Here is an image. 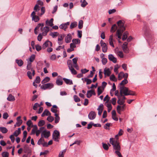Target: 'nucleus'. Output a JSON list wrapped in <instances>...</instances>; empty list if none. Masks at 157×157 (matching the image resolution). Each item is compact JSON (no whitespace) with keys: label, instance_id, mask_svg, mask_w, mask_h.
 I'll return each mask as SVG.
<instances>
[{"label":"nucleus","instance_id":"nucleus-37","mask_svg":"<svg viewBox=\"0 0 157 157\" xmlns=\"http://www.w3.org/2000/svg\"><path fill=\"white\" fill-rule=\"evenodd\" d=\"M50 80V78L49 77H46L41 82V83L43 84H44L48 82Z\"/></svg>","mask_w":157,"mask_h":157},{"label":"nucleus","instance_id":"nucleus-22","mask_svg":"<svg viewBox=\"0 0 157 157\" xmlns=\"http://www.w3.org/2000/svg\"><path fill=\"white\" fill-rule=\"evenodd\" d=\"M51 115L50 112L48 109H45L41 115V116L43 117L45 116H49Z\"/></svg>","mask_w":157,"mask_h":157},{"label":"nucleus","instance_id":"nucleus-61","mask_svg":"<svg viewBox=\"0 0 157 157\" xmlns=\"http://www.w3.org/2000/svg\"><path fill=\"white\" fill-rule=\"evenodd\" d=\"M50 59L52 60H55L56 59V56L55 54L52 55L50 57Z\"/></svg>","mask_w":157,"mask_h":157},{"label":"nucleus","instance_id":"nucleus-24","mask_svg":"<svg viewBox=\"0 0 157 157\" xmlns=\"http://www.w3.org/2000/svg\"><path fill=\"white\" fill-rule=\"evenodd\" d=\"M123 32L121 31L120 30H117L116 36H117L118 38L121 39L122 34Z\"/></svg>","mask_w":157,"mask_h":157},{"label":"nucleus","instance_id":"nucleus-4","mask_svg":"<svg viewBox=\"0 0 157 157\" xmlns=\"http://www.w3.org/2000/svg\"><path fill=\"white\" fill-rule=\"evenodd\" d=\"M124 95L125 96L128 95L133 96L135 95V94L134 92L129 90L128 88L125 87L124 90Z\"/></svg>","mask_w":157,"mask_h":157},{"label":"nucleus","instance_id":"nucleus-9","mask_svg":"<svg viewBox=\"0 0 157 157\" xmlns=\"http://www.w3.org/2000/svg\"><path fill=\"white\" fill-rule=\"evenodd\" d=\"M96 115L95 113L93 111H91L88 115V118L90 120H93L94 119Z\"/></svg>","mask_w":157,"mask_h":157},{"label":"nucleus","instance_id":"nucleus-16","mask_svg":"<svg viewBox=\"0 0 157 157\" xmlns=\"http://www.w3.org/2000/svg\"><path fill=\"white\" fill-rule=\"evenodd\" d=\"M103 108V105L102 104H101L99 106L98 108L97 109V110L98 111V114L99 115H101L102 113Z\"/></svg>","mask_w":157,"mask_h":157},{"label":"nucleus","instance_id":"nucleus-19","mask_svg":"<svg viewBox=\"0 0 157 157\" xmlns=\"http://www.w3.org/2000/svg\"><path fill=\"white\" fill-rule=\"evenodd\" d=\"M49 29L48 26H45L43 28L44 32H43L42 34L44 36H45L47 35L48 32L49 31Z\"/></svg>","mask_w":157,"mask_h":157},{"label":"nucleus","instance_id":"nucleus-40","mask_svg":"<svg viewBox=\"0 0 157 157\" xmlns=\"http://www.w3.org/2000/svg\"><path fill=\"white\" fill-rule=\"evenodd\" d=\"M45 124L44 121L42 120L40 121L38 123V125L39 127H41L44 125Z\"/></svg>","mask_w":157,"mask_h":157},{"label":"nucleus","instance_id":"nucleus-35","mask_svg":"<svg viewBox=\"0 0 157 157\" xmlns=\"http://www.w3.org/2000/svg\"><path fill=\"white\" fill-rule=\"evenodd\" d=\"M77 25V23L75 21L71 23L70 28L71 29H73L75 27H76Z\"/></svg>","mask_w":157,"mask_h":157},{"label":"nucleus","instance_id":"nucleus-62","mask_svg":"<svg viewBox=\"0 0 157 157\" xmlns=\"http://www.w3.org/2000/svg\"><path fill=\"white\" fill-rule=\"evenodd\" d=\"M35 48L36 50L37 51H40V50H41L42 48L41 46H40L39 44H37L35 45Z\"/></svg>","mask_w":157,"mask_h":157},{"label":"nucleus","instance_id":"nucleus-41","mask_svg":"<svg viewBox=\"0 0 157 157\" xmlns=\"http://www.w3.org/2000/svg\"><path fill=\"white\" fill-rule=\"evenodd\" d=\"M124 75V73L123 72H120L118 75V78L119 80H121L123 78Z\"/></svg>","mask_w":157,"mask_h":157},{"label":"nucleus","instance_id":"nucleus-10","mask_svg":"<svg viewBox=\"0 0 157 157\" xmlns=\"http://www.w3.org/2000/svg\"><path fill=\"white\" fill-rule=\"evenodd\" d=\"M27 69L28 71H33V75H35V71L32 67V64L31 63L28 62V64L27 66Z\"/></svg>","mask_w":157,"mask_h":157},{"label":"nucleus","instance_id":"nucleus-20","mask_svg":"<svg viewBox=\"0 0 157 157\" xmlns=\"http://www.w3.org/2000/svg\"><path fill=\"white\" fill-rule=\"evenodd\" d=\"M114 40L113 39V34L110 36L109 38V44L113 47H114V46L113 43V41Z\"/></svg>","mask_w":157,"mask_h":157},{"label":"nucleus","instance_id":"nucleus-49","mask_svg":"<svg viewBox=\"0 0 157 157\" xmlns=\"http://www.w3.org/2000/svg\"><path fill=\"white\" fill-rule=\"evenodd\" d=\"M110 98L109 97L108 95H106V96L104 98L103 101H106V102H105V104H106L107 103H108L109 102V100Z\"/></svg>","mask_w":157,"mask_h":157},{"label":"nucleus","instance_id":"nucleus-39","mask_svg":"<svg viewBox=\"0 0 157 157\" xmlns=\"http://www.w3.org/2000/svg\"><path fill=\"white\" fill-rule=\"evenodd\" d=\"M41 13H38L37 14V15L41 16L42 15H43L45 13V9L44 7H42L41 9Z\"/></svg>","mask_w":157,"mask_h":157},{"label":"nucleus","instance_id":"nucleus-30","mask_svg":"<svg viewBox=\"0 0 157 157\" xmlns=\"http://www.w3.org/2000/svg\"><path fill=\"white\" fill-rule=\"evenodd\" d=\"M16 62L19 67H21L23 64V62L21 59H16Z\"/></svg>","mask_w":157,"mask_h":157},{"label":"nucleus","instance_id":"nucleus-15","mask_svg":"<svg viewBox=\"0 0 157 157\" xmlns=\"http://www.w3.org/2000/svg\"><path fill=\"white\" fill-rule=\"evenodd\" d=\"M108 59L114 63L117 62V59L112 54H109L108 56Z\"/></svg>","mask_w":157,"mask_h":157},{"label":"nucleus","instance_id":"nucleus-45","mask_svg":"<svg viewBox=\"0 0 157 157\" xmlns=\"http://www.w3.org/2000/svg\"><path fill=\"white\" fill-rule=\"evenodd\" d=\"M106 107L108 108V112H110V110L112 109V107L111 105L110 104L108 103H106Z\"/></svg>","mask_w":157,"mask_h":157},{"label":"nucleus","instance_id":"nucleus-32","mask_svg":"<svg viewBox=\"0 0 157 157\" xmlns=\"http://www.w3.org/2000/svg\"><path fill=\"white\" fill-rule=\"evenodd\" d=\"M117 28V25L115 24L113 25L111 28L110 30L111 32L114 33L115 31Z\"/></svg>","mask_w":157,"mask_h":157},{"label":"nucleus","instance_id":"nucleus-33","mask_svg":"<svg viewBox=\"0 0 157 157\" xmlns=\"http://www.w3.org/2000/svg\"><path fill=\"white\" fill-rule=\"evenodd\" d=\"M80 2L82 3L81 6L83 7H85L88 4L87 2L85 0H83V1L81 0Z\"/></svg>","mask_w":157,"mask_h":157},{"label":"nucleus","instance_id":"nucleus-53","mask_svg":"<svg viewBox=\"0 0 157 157\" xmlns=\"http://www.w3.org/2000/svg\"><path fill=\"white\" fill-rule=\"evenodd\" d=\"M128 82V81L126 79H124L120 84V86H123L126 84Z\"/></svg>","mask_w":157,"mask_h":157},{"label":"nucleus","instance_id":"nucleus-34","mask_svg":"<svg viewBox=\"0 0 157 157\" xmlns=\"http://www.w3.org/2000/svg\"><path fill=\"white\" fill-rule=\"evenodd\" d=\"M72 42L75 44H79L80 43V40L78 39H73L72 40Z\"/></svg>","mask_w":157,"mask_h":157},{"label":"nucleus","instance_id":"nucleus-26","mask_svg":"<svg viewBox=\"0 0 157 157\" xmlns=\"http://www.w3.org/2000/svg\"><path fill=\"white\" fill-rule=\"evenodd\" d=\"M21 133V128H18L17 130L15 131L13 134V135L15 136L16 137L17 136Z\"/></svg>","mask_w":157,"mask_h":157},{"label":"nucleus","instance_id":"nucleus-17","mask_svg":"<svg viewBox=\"0 0 157 157\" xmlns=\"http://www.w3.org/2000/svg\"><path fill=\"white\" fill-rule=\"evenodd\" d=\"M59 77L60 78L57 79L56 81V83L58 86H61L63 84V81L62 80V78L60 76H59Z\"/></svg>","mask_w":157,"mask_h":157},{"label":"nucleus","instance_id":"nucleus-47","mask_svg":"<svg viewBox=\"0 0 157 157\" xmlns=\"http://www.w3.org/2000/svg\"><path fill=\"white\" fill-rule=\"evenodd\" d=\"M122 48L124 53H127L129 52L128 48L127 46H122Z\"/></svg>","mask_w":157,"mask_h":157},{"label":"nucleus","instance_id":"nucleus-25","mask_svg":"<svg viewBox=\"0 0 157 157\" xmlns=\"http://www.w3.org/2000/svg\"><path fill=\"white\" fill-rule=\"evenodd\" d=\"M125 87L124 86H120V98L123 96V94H124V90Z\"/></svg>","mask_w":157,"mask_h":157},{"label":"nucleus","instance_id":"nucleus-27","mask_svg":"<svg viewBox=\"0 0 157 157\" xmlns=\"http://www.w3.org/2000/svg\"><path fill=\"white\" fill-rule=\"evenodd\" d=\"M33 128L32 129L31 134V135H34L38 129L36 125H33Z\"/></svg>","mask_w":157,"mask_h":157},{"label":"nucleus","instance_id":"nucleus-50","mask_svg":"<svg viewBox=\"0 0 157 157\" xmlns=\"http://www.w3.org/2000/svg\"><path fill=\"white\" fill-rule=\"evenodd\" d=\"M83 21L82 20L79 21L78 25V28L79 29H82L83 27Z\"/></svg>","mask_w":157,"mask_h":157},{"label":"nucleus","instance_id":"nucleus-55","mask_svg":"<svg viewBox=\"0 0 157 157\" xmlns=\"http://www.w3.org/2000/svg\"><path fill=\"white\" fill-rule=\"evenodd\" d=\"M65 36V35L63 34L59 35L58 37V40H63Z\"/></svg>","mask_w":157,"mask_h":157},{"label":"nucleus","instance_id":"nucleus-3","mask_svg":"<svg viewBox=\"0 0 157 157\" xmlns=\"http://www.w3.org/2000/svg\"><path fill=\"white\" fill-rule=\"evenodd\" d=\"M60 134L59 131L55 130L52 134L53 139L56 141L58 142Z\"/></svg>","mask_w":157,"mask_h":157},{"label":"nucleus","instance_id":"nucleus-43","mask_svg":"<svg viewBox=\"0 0 157 157\" xmlns=\"http://www.w3.org/2000/svg\"><path fill=\"white\" fill-rule=\"evenodd\" d=\"M118 100L117 101V103L118 104L120 105H124V103L125 102V101H121V99L118 96Z\"/></svg>","mask_w":157,"mask_h":157},{"label":"nucleus","instance_id":"nucleus-52","mask_svg":"<svg viewBox=\"0 0 157 157\" xmlns=\"http://www.w3.org/2000/svg\"><path fill=\"white\" fill-rule=\"evenodd\" d=\"M60 29H63L64 30L66 31V29L67 28V27L66 26L65 24H62L61 25L59 26Z\"/></svg>","mask_w":157,"mask_h":157},{"label":"nucleus","instance_id":"nucleus-63","mask_svg":"<svg viewBox=\"0 0 157 157\" xmlns=\"http://www.w3.org/2000/svg\"><path fill=\"white\" fill-rule=\"evenodd\" d=\"M85 82H86L87 85H89L92 82V80L90 79L86 78L85 79Z\"/></svg>","mask_w":157,"mask_h":157},{"label":"nucleus","instance_id":"nucleus-7","mask_svg":"<svg viewBox=\"0 0 157 157\" xmlns=\"http://www.w3.org/2000/svg\"><path fill=\"white\" fill-rule=\"evenodd\" d=\"M100 44L102 47V51L104 52H106L108 49V47L106 44L103 41L101 40L100 41Z\"/></svg>","mask_w":157,"mask_h":157},{"label":"nucleus","instance_id":"nucleus-38","mask_svg":"<svg viewBox=\"0 0 157 157\" xmlns=\"http://www.w3.org/2000/svg\"><path fill=\"white\" fill-rule=\"evenodd\" d=\"M128 34V33L127 31H126L124 33L122 38V40H123L124 41L128 37L127 35Z\"/></svg>","mask_w":157,"mask_h":157},{"label":"nucleus","instance_id":"nucleus-6","mask_svg":"<svg viewBox=\"0 0 157 157\" xmlns=\"http://www.w3.org/2000/svg\"><path fill=\"white\" fill-rule=\"evenodd\" d=\"M36 14L35 12L33 11L31 14V17L32 21H34L35 22H37L40 20V18L38 16L36 15Z\"/></svg>","mask_w":157,"mask_h":157},{"label":"nucleus","instance_id":"nucleus-18","mask_svg":"<svg viewBox=\"0 0 157 157\" xmlns=\"http://www.w3.org/2000/svg\"><path fill=\"white\" fill-rule=\"evenodd\" d=\"M53 18H51L50 20H47L46 21V24L48 26H52L53 25Z\"/></svg>","mask_w":157,"mask_h":157},{"label":"nucleus","instance_id":"nucleus-59","mask_svg":"<svg viewBox=\"0 0 157 157\" xmlns=\"http://www.w3.org/2000/svg\"><path fill=\"white\" fill-rule=\"evenodd\" d=\"M119 67V66L118 65H117L116 66L114 67V71L116 74H118V70Z\"/></svg>","mask_w":157,"mask_h":157},{"label":"nucleus","instance_id":"nucleus-29","mask_svg":"<svg viewBox=\"0 0 157 157\" xmlns=\"http://www.w3.org/2000/svg\"><path fill=\"white\" fill-rule=\"evenodd\" d=\"M0 131L3 133H6L8 131V129L4 127H0Z\"/></svg>","mask_w":157,"mask_h":157},{"label":"nucleus","instance_id":"nucleus-64","mask_svg":"<svg viewBox=\"0 0 157 157\" xmlns=\"http://www.w3.org/2000/svg\"><path fill=\"white\" fill-rule=\"evenodd\" d=\"M34 10L35 12H37L38 11L40 10L39 7L38 5L37 4L36 5L34 8Z\"/></svg>","mask_w":157,"mask_h":157},{"label":"nucleus","instance_id":"nucleus-5","mask_svg":"<svg viewBox=\"0 0 157 157\" xmlns=\"http://www.w3.org/2000/svg\"><path fill=\"white\" fill-rule=\"evenodd\" d=\"M54 85L52 83H48L42 85L41 86V88L44 90L47 89H50L53 87Z\"/></svg>","mask_w":157,"mask_h":157},{"label":"nucleus","instance_id":"nucleus-28","mask_svg":"<svg viewBox=\"0 0 157 157\" xmlns=\"http://www.w3.org/2000/svg\"><path fill=\"white\" fill-rule=\"evenodd\" d=\"M7 100L9 101H13L15 100V98L12 94H10L7 98Z\"/></svg>","mask_w":157,"mask_h":157},{"label":"nucleus","instance_id":"nucleus-11","mask_svg":"<svg viewBox=\"0 0 157 157\" xmlns=\"http://www.w3.org/2000/svg\"><path fill=\"white\" fill-rule=\"evenodd\" d=\"M72 38V36L71 34L69 33L65 38V41L66 43H68L71 41Z\"/></svg>","mask_w":157,"mask_h":157},{"label":"nucleus","instance_id":"nucleus-54","mask_svg":"<svg viewBox=\"0 0 157 157\" xmlns=\"http://www.w3.org/2000/svg\"><path fill=\"white\" fill-rule=\"evenodd\" d=\"M67 64L69 68L73 67L72 61L71 60H69L67 61Z\"/></svg>","mask_w":157,"mask_h":157},{"label":"nucleus","instance_id":"nucleus-8","mask_svg":"<svg viewBox=\"0 0 157 157\" xmlns=\"http://www.w3.org/2000/svg\"><path fill=\"white\" fill-rule=\"evenodd\" d=\"M49 45L50 47H52V44L51 41L48 40L43 44L42 48L43 49H44Z\"/></svg>","mask_w":157,"mask_h":157},{"label":"nucleus","instance_id":"nucleus-23","mask_svg":"<svg viewBox=\"0 0 157 157\" xmlns=\"http://www.w3.org/2000/svg\"><path fill=\"white\" fill-rule=\"evenodd\" d=\"M63 79L65 82L67 84L71 85L73 84L72 81L71 79L65 78H63Z\"/></svg>","mask_w":157,"mask_h":157},{"label":"nucleus","instance_id":"nucleus-21","mask_svg":"<svg viewBox=\"0 0 157 157\" xmlns=\"http://www.w3.org/2000/svg\"><path fill=\"white\" fill-rule=\"evenodd\" d=\"M27 75L29 78L32 79L33 78V76H34L35 75H33V71H28L27 73Z\"/></svg>","mask_w":157,"mask_h":157},{"label":"nucleus","instance_id":"nucleus-46","mask_svg":"<svg viewBox=\"0 0 157 157\" xmlns=\"http://www.w3.org/2000/svg\"><path fill=\"white\" fill-rule=\"evenodd\" d=\"M47 120L50 122H51L53 121L54 120V118L51 116V115H49V116L47 118Z\"/></svg>","mask_w":157,"mask_h":157},{"label":"nucleus","instance_id":"nucleus-1","mask_svg":"<svg viewBox=\"0 0 157 157\" xmlns=\"http://www.w3.org/2000/svg\"><path fill=\"white\" fill-rule=\"evenodd\" d=\"M113 138H110L109 142L113 145V149L116 151L121 150V147L119 143L117 140H113Z\"/></svg>","mask_w":157,"mask_h":157},{"label":"nucleus","instance_id":"nucleus-44","mask_svg":"<svg viewBox=\"0 0 157 157\" xmlns=\"http://www.w3.org/2000/svg\"><path fill=\"white\" fill-rule=\"evenodd\" d=\"M35 58V55L34 54H32L29 57V60L31 62H33Z\"/></svg>","mask_w":157,"mask_h":157},{"label":"nucleus","instance_id":"nucleus-51","mask_svg":"<svg viewBox=\"0 0 157 157\" xmlns=\"http://www.w3.org/2000/svg\"><path fill=\"white\" fill-rule=\"evenodd\" d=\"M66 151V149L63 150L62 151H60L59 153V157H63Z\"/></svg>","mask_w":157,"mask_h":157},{"label":"nucleus","instance_id":"nucleus-42","mask_svg":"<svg viewBox=\"0 0 157 157\" xmlns=\"http://www.w3.org/2000/svg\"><path fill=\"white\" fill-rule=\"evenodd\" d=\"M110 80L116 82L117 80V79L116 78L115 75L113 74L110 77Z\"/></svg>","mask_w":157,"mask_h":157},{"label":"nucleus","instance_id":"nucleus-58","mask_svg":"<svg viewBox=\"0 0 157 157\" xmlns=\"http://www.w3.org/2000/svg\"><path fill=\"white\" fill-rule=\"evenodd\" d=\"M74 99L75 102H78L80 101V98L76 95L74 96Z\"/></svg>","mask_w":157,"mask_h":157},{"label":"nucleus","instance_id":"nucleus-14","mask_svg":"<svg viewBox=\"0 0 157 157\" xmlns=\"http://www.w3.org/2000/svg\"><path fill=\"white\" fill-rule=\"evenodd\" d=\"M111 74V71L109 68H105L104 69V74L105 77L109 76Z\"/></svg>","mask_w":157,"mask_h":157},{"label":"nucleus","instance_id":"nucleus-2","mask_svg":"<svg viewBox=\"0 0 157 157\" xmlns=\"http://www.w3.org/2000/svg\"><path fill=\"white\" fill-rule=\"evenodd\" d=\"M117 23L119 28L117 30H120L121 31L124 32L125 29V27L124 26V21L120 20L117 21Z\"/></svg>","mask_w":157,"mask_h":157},{"label":"nucleus","instance_id":"nucleus-36","mask_svg":"<svg viewBox=\"0 0 157 157\" xmlns=\"http://www.w3.org/2000/svg\"><path fill=\"white\" fill-rule=\"evenodd\" d=\"M54 115L55 116V123L56 124L58 123L60 120V117L59 116V115L57 113H55Z\"/></svg>","mask_w":157,"mask_h":157},{"label":"nucleus","instance_id":"nucleus-56","mask_svg":"<svg viewBox=\"0 0 157 157\" xmlns=\"http://www.w3.org/2000/svg\"><path fill=\"white\" fill-rule=\"evenodd\" d=\"M102 146L103 148L105 150H107L109 149V147L106 144L102 143Z\"/></svg>","mask_w":157,"mask_h":157},{"label":"nucleus","instance_id":"nucleus-13","mask_svg":"<svg viewBox=\"0 0 157 157\" xmlns=\"http://www.w3.org/2000/svg\"><path fill=\"white\" fill-rule=\"evenodd\" d=\"M43 135L44 138H48L50 135V132L49 131H47L44 130L41 133V135Z\"/></svg>","mask_w":157,"mask_h":157},{"label":"nucleus","instance_id":"nucleus-60","mask_svg":"<svg viewBox=\"0 0 157 157\" xmlns=\"http://www.w3.org/2000/svg\"><path fill=\"white\" fill-rule=\"evenodd\" d=\"M120 150L115 151V153L118 156V157H123L121 153L120 152Z\"/></svg>","mask_w":157,"mask_h":157},{"label":"nucleus","instance_id":"nucleus-31","mask_svg":"<svg viewBox=\"0 0 157 157\" xmlns=\"http://www.w3.org/2000/svg\"><path fill=\"white\" fill-rule=\"evenodd\" d=\"M59 34V33L57 32H51L49 34V35L51 36L53 38L57 37Z\"/></svg>","mask_w":157,"mask_h":157},{"label":"nucleus","instance_id":"nucleus-48","mask_svg":"<svg viewBox=\"0 0 157 157\" xmlns=\"http://www.w3.org/2000/svg\"><path fill=\"white\" fill-rule=\"evenodd\" d=\"M69 70L71 71V73L73 75H76L77 74V72L73 68V67L69 68Z\"/></svg>","mask_w":157,"mask_h":157},{"label":"nucleus","instance_id":"nucleus-12","mask_svg":"<svg viewBox=\"0 0 157 157\" xmlns=\"http://www.w3.org/2000/svg\"><path fill=\"white\" fill-rule=\"evenodd\" d=\"M92 95H96L94 90H90L87 91L86 94L87 98H90Z\"/></svg>","mask_w":157,"mask_h":157},{"label":"nucleus","instance_id":"nucleus-57","mask_svg":"<svg viewBox=\"0 0 157 157\" xmlns=\"http://www.w3.org/2000/svg\"><path fill=\"white\" fill-rule=\"evenodd\" d=\"M44 139L43 138H40L38 141L37 144L39 145L42 144L44 142Z\"/></svg>","mask_w":157,"mask_h":157}]
</instances>
